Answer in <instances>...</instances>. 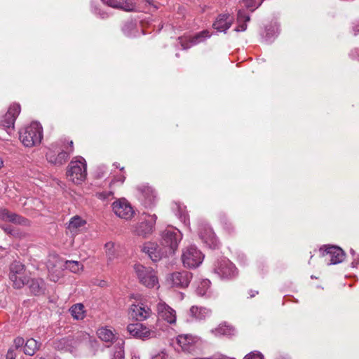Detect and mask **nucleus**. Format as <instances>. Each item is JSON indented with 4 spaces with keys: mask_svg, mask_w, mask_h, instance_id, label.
Masks as SVG:
<instances>
[{
    "mask_svg": "<svg viewBox=\"0 0 359 359\" xmlns=\"http://www.w3.org/2000/svg\"><path fill=\"white\" fill-rule=\"evenodd\" d=\"M43 137V129L38 122H32L20 132V140L27 147H32L41 143Z\"/></svg>",
    "mask_w": 359,
    "mask_h": 359,
    "instance_id": "obj_1",
    "label": "nucleus"
},
{
    "mask_svg": "<svg viewBox=\"0 0 359 359\" xmlns=\"http://www.w3.org/2000/svg\"><path fill=\"white\" fill-rule=\"evenodd\" d=\"M9 279L14 288L20 289L29 283V272L20 262L14 261L10 265Z\"/></svg>",
    "mask_w": 359,
    "mask_h": 359,
    "instance_id": "obj_2",
    "label": "nucleus"
},
{
    "mask_svg": "<svg viewBox=\"0 0 359 359\" xmlns=\"http://www.w3.org/2000/svg\"><path fill=\"white\" fill-rule=\"evenodd\" d=\"M134 269L140 283L145 287L151 288L158 284L156 272L151 268L135 264Z\"/></svg>",
    "mask_w": 359,
    "mask_h": 359,
    "instance_id": "obj_3",
    "label": "nucleus"
},
{
    "mask_svg": "<svg viewBox=\"0 0 359 359\" xmlns=\"http://www.w3.org/2000/svg\"><path fill=\"white\" fill-rule=\"evenodd\" d=\"M81 159V161H72L67 172L69 180L76 184L81 183L86 177V164L83 158Z\"/></svg>",
    "mask_w": 359,
    "mask_h": 359,
    "instance_id": "obj_4",
    "label": "nucleus"
},
{
    "mask_svg": "<svg viewBox=\"0 0 359 359\" xmlns=\"http://www.w3.org/2000/svg\"><path fill=\"white\" fill-rule=\"evenodd\" d=\"M204 259V255L198 248H186L182 255L184 267L195 269L200 266Z\"/></svg>",
    "mask_w": 359,
    "mask_h": 359,
    "instance_id": "obj_5",
    "label": "nucleus"
},
{
    "mask_svg": "<svg viewBox=\"0 0 359 359\" xmlns=\"http://www.w3.org/2000/svg\"><path fill=\"white\" fill-rule=\"evenodd\" d=\"M46 266L51 277L50 279L56 282L64 270L65 261L61 259L58 255L50 254L48 255Z\"/></svg>",
    "mask_w": 359,
    "mask_h": 359,
    "instance_id": "obj_6",
    "label": "nucleus"
},
{
    "mask_svg": "<svg viewBox=\"0 0 359 359\" xmlns=\"http://www.w3.org/2000/svg\"><path fill=\"white\" fill-rule=\"evenodd\" d=\"M127 330L131 336L142 340L156 337V331L147 327L140 323L129 324L127 326Z\"/></svg>",
    "mask_w": 359,
    "mask_h": 359,
    "instance_id": "obj_7",
    "label": "nucleus"
},
{
    "mask_svg": "<svg viewBox=\"0 0 359 359\" xmlns=\"http://www.w3.org/2000/svg\"><path fill=\"white\" fill-rule=\"evenodd\" d=\"M81 338L87 339L88 337L84 333L79 332L76 337L68 336L55 340L53 342V346L55 349L59 351H72V348L75 347L77 344L81 341Z\"/></svg>",
    "mask_w": 359,
    "mask_h": 359,
    "instance_id": "obj_8",
    "label": "nucleus"
},
{
    "mask_svg": "<svg viewBox=\"0 0 359 359\" xmlns=\"http://www.w3.org/2000/svg\"><path fill=\"white\" fill-rule=\"evenodd\" d=\"M112 210L117 217L124 219H130L134 215L132 206L125 198L115 201L112 203Z\"/></svg>",
    "mask_w": 359,
    "mask_h": 359,
    "instance_id": "obj_9",
    "label": "nucleus"
},
{
    "mask_svg": "<svg viewBox=\"0 0 359 359\" xmlns=\"http://www.w3.org/2000/svg\"><path fill=\"white\" fill-rule=\"evenodd\" d=\"M215 271L222 278H231L236 273V268L233 263L227 259L218 260L215 264Z\"/></svg>",
    "mask_w": 359,
    "mask_h": 359,
    "instance_id": "obj_10",
    "label": "nucleus"
},
{
    "mask_svg": "<svg viewBox=\"0 0 359 359\" xmlns=\"http://www.w3.org/2000/svg\"><path fill=\"white\" fill-rule=\"evenodd\" d=\"M192 277V273L187 271H176L171 273L169 279L172 282V286L185 288L189 285Z\"/></svg>",
    "mask_w": 359,
    "mask_h": 359,
    "instance_id": "obj_11",
    "label": "nucleus"
},
{
    "mask_svg": "<svg viewBox=\"0 0 359 359\" xmlns=\"http://www.w3.org/2000/svg\"><path fill=\"white\" fill-rule=\"evenodd\" d=\"M322 250V255L326 261L332 264H336L342 262L346 255L343 248H320Z\"/></svg>",
    "mask_w": 359,
    "mask_h": 359,
    "instance_id": "obj_12",
    "label": "nucleus"
},
{
    "mask_svg": "<svg viewBox=\"0 0 359 359\" xmlns=\"http://www.w3.org/2000/svg\"><path fill=\"white\" fill-rule=\"evenodd\" d=\"M182 234L177 229H166L162 233V245L164 247H177Z\"/></svg>",
    "mask_w": 359,
    "mask_h": 359,
    "instance_id": "obj_13",
    "label": "nucleus"
},
{
    "mask_svg": "<svg viewBox=\"0 0 359 359\" xmlns=\"http://www.w3.org/2000/svg\"><path fill=\"white\" fill-rule=\"evenodd\" d=\"M20 105L19 104L14 103L11 104L7 113L1 120L2 126L8 130H13L14 128L15 121L20 113Z\"/></svg>",
    "mask_w": 359,
    "mask_h": 359,
    "instance_id": "obj_14",
    "label": "nucleus"
},
{
    "mask_svg": "<svg viewBox=\"0 0 359 359\" xmlns=\"http://www.w3.org/2000/svg\"><path fill=\"white\" fill-rule=\"evenodd\" d=\"M156 220V216L155 215L148 216L147 219H145L144 221L139 223L136 226L135 232L138 236L143 237L147 236L152 233Z\"/></svg>",
    "mask_w": 359,
    "mask_h": 359,
    "instance_id": "obj_15",
    "label": "nucleus"
},
{
    "mask_svg": "<svg viewBox=\"0 0 359 359\" xmlns=\"http://www.w3.org/2000/svg\"><path fill=\"white\" fill-rule=\"evenodd\" d=\"M0 218L4 221L12 222L18 225L27 226L30 224V222L27 218L14 212H11L6 209L0 210Z\"/></svg>",
    "mask_w": 359,
    "mask_h": 359,
    "instance_id": "obj_16",
    "label": "nucleus"
},
{
    "mask_svg": "<svg viewBox=\"0 0 359 359\" xmlns=\"http://www.w3.org/2000/svg\"><path fill=\"white\" fill-rule=\"evenodd\" d=\"M157 312L158 318L167 321L170 324L175 323V311L165 303L160 302L157 304Z\"/></svg>",
    "mask_w": 359,
    "mask_h": 359,
    "instance_id": "obj_17",
    "label": "nucleus"
},
{
    "mask_svg": "<svg viewBox=\"0 0 359 359\" xmlns=\"http://www.w3.org/2000/svg\"><path fill=\"white\" fill-rule=\"evenodd\" d=\"M210 36V34H209V32L204 30L196 34L194 36L190 37L187 41H184L182 37H179L178 40L180 41L182 49L186 50L193 45H196L197 43L203 41L205 39L209 38Z\"/></svg>",
    "mask_w": 359,
    "mask_h": 359,
    "instance_id": "obj_18",
    "label": "nucleus"
},
{
    "mask_svg": "<svg viewBox=\"0 0 359 359\" xmlns=\"http://www.w3.org/2000/svg\"><path fill=\"white\" fill-rule=\"evenodd\" d=\"M151 309L144 304H132L130 308V315L133 318L138 321L145 320L149 316Z\"/></svg>",
    "mask_w": 359,
    "mask_h": 359,
    "instance_id": "obj_19",
    "label": "nucleus"
},
{
    "mask_svg": "<svg viewBox=\"0 0 359 359\" xmlns=\"http://www.w3.org/2000/svg\"><path fill=\"white\" fill-rule=\"evenodd\" d=\"M102 1L110 7L128 12L134 11L135 8V6L130 0H102Z\"/></svg>",
    "mask_w": 359,
    "mask_h": 359,
    "instance_id": "obj_20",
    "label": "nucleus"
},
{
    "mask_svg": "<svg viewBox=\"0 0 359 359\" xmlns=\"http://www.w3.org/2000/svg\"><path fill=\"white\" fill-rule=\"evenodd\" d=\"M232 24V18L228 14L219 15L213 23V27L219 32H226Z\"/></svg>",
    "mask_w": 359,
    "mask_h": 359,
    "instance_id": "obj_21",
    "label": "nucleus"
},
{
    "mask_svg": "<svg viewBox=\"0 0 359 359\" xmlns=\"http://www.w3.org/2000/svg\"><path fill=\"white\" fill-rule=\"evenodd\" d=\"M200 237L208 247H215L217 245V239L212 229L205 226L200 231Z\"/></svg>",
    "mask_w": 359,
    "mask_h": 359,
    "instance_id": "obj_22",
    "label": "nucleus"
},
{
    "mask_svg": "<svg viewBox=\"0 0 359 359\" xmlns=\"http://www.w3.org/2000/svg\"><path fill=\"white\" fill-rule=\"evenodd\" d=\"M28 285L30 292L34 295L44 294L46 290V284L41 278H29Z\"/></svg>",
    "mask_w": 359,
    "mask_h": 359,
    "instance_id": "obj_23",
    "label": "nucleus"
},
{
    "mask_svg": "<svg viewBox=\"0 0 359 359\" xmlns=\"http://www.w3.org/2000/svg\"><path fill=\"white\" fill-rule=\"evenodd\" d=\"M86 221L79 216L73 217L68 224L67 229L73 234L81 231L85 228Z\"/></svg>",
    "mask_w": 359,
    "mask_h": 359,
    "instance_id": "obj_24",
    "label": "nucleus"
},
{
    "mask_svg": "<svg viewBox=\"0 0 359 359\" xmlns=\"http://www.w3.org/2000/svg\"><path fill=\"white\" fill-rule=\"evenodd\" d=\"M147 205H151L154 202L156 195L154 189L148 186H142L138 188Z\"/></svg>",
    "mask_w": 359,
    "mask_h": 359,
    "instance_id": "obj_25",
    "label": "nucleus"
},
{
    "mask_svg": "<svg viewBox=\"0 0 359 359\" xmlns=\"http://www.w3.org/2000/svg\"><path fill=\"white\" fill-rule=\"evenodd\" d=\"M250 20V17L246 15L244 11L239 9L237 14L238 27L235 29L236 32H244L247 29V22Z\"/></svg>",
    "mask_w": 359,
    "mask_h": 359,
    "instance_id": "obj_26",
    "label": "nucleus"
},
{
    "mask_svg": "<svg viewBox=\"0 0 359 359\" xmlns=\"http://www.w3.org/2000/svg\"><path fill=\"white\" fill-rule=\"evenodd\" d=\"M41 346L34 339L31 338L27 340L24 346V353L27 355H34V353L39 349Z\"/></svg>",
    "mask_w": 359,
    "mask_h": 359,
    "instance_id": "obj_27",
    "label": "nucleus"
},
{
    "mask_svg": "<svg viewBox=\"0 0 359 359\" xmlns=\"http://www.w3.org/2000/svg\"><path fill=\"white\" fill-rule=\"evenodd\" d=\"M72 317L76 320H82L85 316L84 306L82 304H74L69 309Z\"/></svg>",
    "mask_w": 359,
    "mask_h": 359,
    "instance_id": "obj_28",
    "label": "nucleus"
},
{
    "mask_svg": "<svg viewBox=\"0 0 359 359\" xmlns=\"http://www.w3.org/2000/svg\"><path fill=\"white\" fill-rule=\"evenodd\" d=\"M70 154L66 151H62L56 157L50 156L49 161L57 165H62L65 163L69 158Z\"/></svg>",
    "mask_w": 359,
    "mask_h": 359,
    "instance_id": "obj_29",
    "label": "nucleus"
},
{
    "mask_svg": "<svg viewBox=\"0 0 359 359\" xmlns=\"http://www.w3.org/2000/svg\"><path fill=\"white\" fill-rule=\"evenodd\" d=\"M161 248H143L142 251L145 252L148 257L153 261H159L163 256Z\"/></svg>",
    "mask_w": 359,
    "mask_h": 359,
    "instance_id": "obj_30",
    "label": "nucleus"
},
{
    "mask_svg": "<svg viewBox=\"0 0 359 359\" xmlns=\"http://www.w3.org/2000/svg\"><path fill=\"white\" fill-rule=\"evenodd\" d=\"M97 335L99 338L104 341H111L114 337V335L111 330L105 327H102L97 330Z\"/></svg>",
    "mask_w": 359,
    "mask_h": 359,
    "instance_id": "obj_31",
    "label": "nucleus"
},
{
    "mask_svg": "<svg viewBox=\"0 0 359 359\" xmlns=\"http://www.w3.org/2000/svg\"><path fill=\"white\" fill-rule=\"evenodd\" d=\"M194 341V339L191 336L187 334H181L177 337V342L180 346L184 350L188 349V346L191 344Z\"/></svg>",
    "mask_w": 359,
    "mask_h": 359,
    "instance_id": "obj_32",
    "label": "nucleus"
},
{
    "mask_svg": "<svg viewBox=\"0 0 359 359\" xmlns=\"http://www.w3.org/2000/svg\"><path fill=\"white\" fill-rule=\"evenodd\" d=\"M210 284L211 283L208 279H204L201 281L196 290L197 294L201 297L204 296L210 288Z\"/></svg>",
    "mask_w": 359,
    "mask_h": 359,
    "instance_id": "obj_33",
    "label": "nucleus"
},
{
    "mask_svg": "<svg viewBox=\"0 0 359 359\" xmlns=\"http://www.w3.org/2000/svg\"><path fill=\"white\" fill-rule=\"evenodd\" d=\"M82 264L76 261H65L64 269H68L73 273H77L82 269Z\"/></svg>",
    "mask_w": 359,
    "mask_h": 359,
    "instance_id": "obj_34",
    "label": "nucleus"
},
{
    "mask_svg": "<svg viewBox=\"0 0 359 359\" xmlns=\"http://www.w3.org/2000/svg\"><path fill=\"white\" fill-rule=\"evenodd\" d=\"M235 329L230 325H222L216 329V332L221 335L231 336L234 334Z\"/></svg>",
    "mask_w": 359,
    "mask_h": 359,
    "instance_id": "obj_35",
    "label": "nucleus"
},
{
    "mask_svg": "<svg viewBox=\"0 0 359 359\" xmlns=\"http://www.w3.org/2000/svg\"><path fill=\"white\" fill-rule=\"evenodd\" d=\"M205 309L193 306L190 309V313L193 317H195L198 319H201L203 317V313L205 312Z\"/></svg>",
    "mask_w": 359,
    "mask_h": 359,
    "instance_id": "obj_36",
    "label": "nucleus"
},
{
    "mask_svg": "<svg viewBox=\"0 0 359 359\" xmlns=\"http://www.w3.org/2000/svg\"><path fill=\"white\" fill-rule=\"evenodd\" d=\"M242 3L244 4V6L250 9L251 12L254 11L262 4V1L257 4L255 0H243Z\"/></svg>",
    "mask_w": 359,
    "mask_h": 359,
    "instance_id": "obj_37",
    "label": "nucleus"
},
{
    "mask_svg": "<svg viewBox=\"0 0 359 359\" xmlns=\"http://www.w3.org/2000/svg\"><path fill=\"white\" fill-rule=\"evenodd\" d=\"M13 344L14 345L11 348H14L16 351H20L19 349L25 344V339L22 337H18L14 339Z\"/></svg>",
    "mask_w": 359,
    "mask_h": 359,
    "instance_id": "obj_38",
    "label": "nucleus"
},
{
    "mask_svg": "<svg viewBox=\"0 0 359 359\" xmlns=\"http://www.w3.org/2000/svg\"><path fill=\"white\" fill-rule=\"evenodd\" d=\"M124 358V351L123 347L118 346L117 350L114 353V355L111 359H123Z\"/></svg>",
    "mask_w": 359,
    "mask_h": 359,
    "instance_id": "obj_39",
    "label": "nucleus"
},
{
    "mask_svg": "<svg viewBox=\"0 0 359 359\" xmlns=\"http://www.w3.org/2000/svg\"><path fill=\"white\" fill-rule=\"evenodd\" d=\"M113 194H114V193L112 191H102V192L97 193L96 194V196L100 199L107 200V199H109L110 197L112 198L113 197Z\"/></svg>",
    "mask_w": 359,
    "mask_h": 359,
    "instance_id": "obj_40",
    "label": "nucleus"
},
{
    "mask_svg": "<svg viewBox=\"0 0 359 359\" xmlns=\"http://www.w3.org/2000/svg\"><path fill=\"white\" fill-rule=\"evenodd\" d=\"M18 351H16L15 348H10L8 351H7V353L6 355V359H15L18 354Z\"/></svg>",
    "mask_w": 359,
    "mask_h": 359,
    "instance_id": "obj_41",
    "label": "nucleus"
},
{
    "mask_svg": "<svg viewBox=\"0 0 359 359\" xmlns=\"http://www.w3.org/2000/svg\"><path fill=\"white\" fill-rule=\"evenodd\" d=\"M4 231L6 232L8 234H11L13 236H15L18 234V231L16 229H14L12 226H8L6 227L3 228Z\"/></svg>",
    "mask_w": 359,
    "mask_h": 359,
    "instance_id": "obj_42",
    "label": "nucleus"
},
{
    "mask_svg": "<svg viewBox=\"0 0 359 359\" xmlns=\"http://www.w3.org/2000/svg\"><path fill=\"white\" fill-rule=\"evenodd\" d=\"M244 359H263V357L260 354L249 353Z\"/></svg>",
    "mask_w": 359,
    "mask_h": 359,
    "instance_id": "obj_43",
    "label": "nucleus"
},
{
    "mask_svg": "<svg viewBox=\"0 0 359 359\" xmlns=\"http://www.w3.org/2000/svg\"><path fill=\"white\" fill-rule=\"evenodd\" d=\"M66 151H67L69 154H72L74 151V142L72 140L69 141L68 142V146L65 147Z\"/></svg>",
    "mask_w": 359,
    "mask_h": 359,
    "instance_id": "obj_44",
    "label": "nucleus"
},
{
    "mask_svg": "<svg viewBox=\"0 0 359 359\" xmlns=\"http://www.w3.org/2000/svg\"><path fill=\"white\" fill-rule=\"evenodd\" d=\"M198 359H233V358H229L224 355H214L210 358H200Z\"/></svg>",
    "mask_w": 359,
    "mask_h": 359,
    "instance_id": "obj_45",
    "label": "nucleus"
},
{
    "mask_svg": "<svg viewBox=\"0 0 359 359\" xmlns=\"http://www.w3.org/2000/svg\"><path fill=\"white\" fill-rule=\"evenodd\" d=\"M166 358H167V355L163 351L156 355L155 356H154L152 358V359H166Z\"/></svg>",
    "mask_w": 359,
    "mask_h": 359,
    "instance_id": "obj_46",
    "label": "nucleus"
},
{
    "mask_svg": "<svg viewBox=\"0 0 359 359\" xmlns=\"http://www.w3.org/2000/svg\"><path fill=\"white\" fill-rule=\"evenodd\" d=\"M224 225H225V226H226V229H229V230H230V229H233V226H232V225H231V224L230 222H226L224 223Z\"/></svg>",
    "mask_w": 359,
    "mask_h": 359,
    "instance_id": "obj_47",
    "label": "nucleus"
},
{
    "mask_svg": "<svg viewBox=\"0 0 359 359\" xmlns=\"http://www.w3.org/2000/svg\"><path fill=\"white\" fill-rule=\"evenodd\" d=\"M258 294V292H253V291H250V297H254L255 296V294Z\"/></svg>",
    "mask_w": 359,
    "mask_h": 359,
    "instance_id": "obj_48",
    "label": "nucleus"
},
{
    "mask_svg": "<svg viewBox=\"0 0 359 359\" xmlns=\"http://www.w3.org/2000/svg\"><path fill=\"white\" fill-rule=\"evenodd\" d=\"M114 244L113 243H107L105 244L104 247L106 248H108V247H114Z\"/></svg>",
    "mask_w": 359,
    "mask_h": 359,
    "instance_id": "obj_49",
    "label": "nucleus"
},
{
    "mask_svg": "<svg viewBox=\"0 0 359 359\" xmlns=\"http://www.w3.org/2000/svg\"><path fill=\"white\" fill-rule=\"evenodd\" d=\"M322 247H331V248H333V247H339V246L336 245H323Z\"/></svg>",
    "mask_w": 359,
    "mask_h": 359,
    "instance_id": "obj_50",
    "label": "nucleus"
},
{
    "mask_svg": "<svg viewBox=\"0 0 359 359\" xmlns=\"http://www.w3.org/2000/svg\"><path fill=\"white\" fill-rule=\"evenodd\" d=\"M106 17H107V14H106V13H103V14H102V18H106Z\"/></svg>",
    "mask_w": 359,
    "mask_h": 359,
    "instance_id": "obj_51",
    "label": "nucleus"
},
{
    "mask_svg": "<svg viewBox=\"0 0 359 359\" xmlns=\"http://www.w3.org/2000/svg\"><path fill=\"white\" fill-rule=\"evenodd\" d=\"M2 165H3V161H2V160L0 158V168H1Z\"/></svg>",
    "mask_w": 359,
    "mask_h": 359,
    "instance_id": "obj_52",
    "label": "nucleus"
},
{
    "mask_svg": "<svg viewBox=\"0 0 359 359\" xmlns=\"http://www.w3.org/2000/svg\"><path fill=\"white\" fill-rule=\"evenodd\" d=\"M124 179H125L124 177L121 178V183H123V182H124Z\"/></svg>",
    "mask_w": 359,
    "mask_h": 359,
    "instance_id": "obj_53",
    "label": "nucleus"
}]
</instances>
